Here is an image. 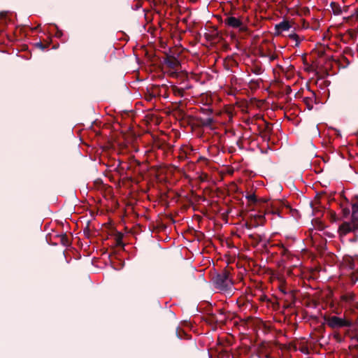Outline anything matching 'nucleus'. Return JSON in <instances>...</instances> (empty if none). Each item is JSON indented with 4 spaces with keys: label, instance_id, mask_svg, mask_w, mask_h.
Masks as SVG:
<instances>
[{
    "label": "nucleus",
    "instance_id": "1",
    "mask_svg": "<svg viewBox=\"0 0 358 358\" xmlns=\"http://www.w3.org/2000/svg\"><path fill=\"white\" fill-rule=\"evenodd\" d=\"M246 199L251 203H266V208L265 209L264 215H255V219L257 221L260 222V224H263L265 220V215L266 214H278L279 215L280 210L279 208L285 206V203L283 201L281 200H275L272 201L270 203L268 199H257V196L254 194H248L246 196Z\"/></svg>",
    "mask_w": 358,
    "mask_h": 358
},
{
    "label": "nucleus",
    "instance_id": "2",
    "mask_svg": "<svg viewBox=\"0 0 358 358\" xmlns=\"http://www.w3.org/2000/svg\"><path fill=\"white\" fill-rule=\"evenodd\" d=\"M230 271L228 268L223 269L220 273L215 275L212 281L214 287L222 291H227L231 289L232 279L230 278Z\"/></svg>",
    "mask_w": 358,
    "mask_h": 358
},
{
    "label": "nucleus",
    "instance_id": "3",
    "mask_svg": "<svg viewBox=\"0 0 358 358\" xmlns=\"http://www.w3.org/2000/svg\"><path fill=\"white\" fill-rule=\"evenodd\" d=\"M357 206L358 203L352 204L351 222H344L339 227L338 229L343 235H346L348 233L355 231L358 229V217L356 215V213L358 212Z\"/></svg>",
    "mask_w": 358,
    "mask_h": 358
},
{
    "label": "nucleus",
    "instance_id": "4",
    "mask_svg": "<svg viewBox=\"0 0 358 358\" xmlns=\"http://www.w3.org/2000/svg\"><path fill=\"white\" fill-rule=\"evenodd\" d=\"M324 319L326 321L327 325L331 329L341 328L344 327H350L352 325L351 321L346 320L337 316H324Z\"/></svg>",
    "mask_w": 358,
    "mask_h": 358
},
{
    "label": "nucleus",
    "instance_id": "5",
    "mask_svg": "<svg viewBox=\"0 0 358 358\" xmlns=\"http://www.w3.org/2000/svg\"><path fill=\"white\" fill-rule=\"evenodd\" d=\"M224 24L232 28H238L239 31L241 32L246 31L248 28L245 26L243 22L234 16H227L224 19Z\"/></svg>",
    "mask_w": 358,
    "mask_h": 358
},
{
    "label": "nucleus",
    "instance_id": "6",
    "mask_svg": "<svg viewBox=\"0 0 358 358\" xmlns=\"http://www.w3.org/2000/svg\"><path fill=\"white\" fill-rule=\"evenodd\" d=\"M164 64H165L169 68L172 69H178V67L180 66V62L178 59L173 56H170L166 55L163 60Z\"/></svg>",
    "mask_w": 358,
    "mask_h": 358
},
{
    "label": "nucleus",
    "instance_id": "7",
    "mask_svg": "<svg viewBox=\"0 0 358 358\" xmlns=\"http://www.w3.org/2000/svg\"><path fill=\"white\" fill-rule=\"evenodd\" d=\"M291 27V25L287 20H283L280 22V23L275 24V29L276 31L275 34L280 35L282 31H287Z\"/></svg>",
    "mask_w": 358,
    "mask_h": 358
},
{
    "label": "nucleus",
    "instance_id": "8",
    "mask_svg": "<svg viewBox=\"0 0 358 358\" xmlns=\"http://www.w3.org/2000/svg\"><path fill=\"white\" fill-rule=\"evenodd\" d=\"M182 101L173 103V111L176 112L179 117H181L183 118L185 116V113L183 108H182Z\"/></svg>",
    "mask_w": 358,
    "mask_h": 358
},
{
    "label": "nucleus",
    "instance_id": "9",
    "mask_svg": "<svg viewBox=\"0 0 358 358\" xmlns=\"http://www.w3.org/2000/svg\"><path fill=\"white\" fill-rule=\"evenodd\" d=\"M164 88L167 90L168 87L166 85H163L162 86L159 85H154L152 86L150 92V99H153L156 96H159L162 92V89Z\"/></svg>",
    "mask_w": 358,
    "mask_h": 358
},
{
    "label": "nucleus",
    "instance_id": "10",
    "mask_svg": "<svg viewBox=\"0 0 358 358\" xmlns=\"http://www.w3.org/2000/svg\"><path fill=\"white\" fill-rule=\"evenodd\" d=\"M355 295L352 292L346 293L345 294H343L341 296V302H344L345 303H350L355 300Z\"/></svg>",
    "mask_w": 358,
    "mask_h": 358
},
{
    "label": "nucleus",
    "instance_id": "11",
    "mask_svg": "<svg viewBox=\"0 0 358 358\" xmlns=\"http://www.w3.org/2000/svg\"><path fill=\"white\" fill-rule=\"evenodd\" d=\"M196 120L199 122V124L202 127H210L213 122V119L212 117H208L206 119H203L201 117L196 118Z\"/></svg>",
    "mask_w": 358,
    "mask_h": 358
},
{
    "label": "nucleus",
    "instance_id": "12",
    "mask_svg": "<svg viewBox=\"0 0 358 358\" xmlns=\"http://www.w3.org/2000/svg\"><path fill=\"white\" fill-rule=\"evenodd\" d=\"M330 7L332 9V11L334 15L341 14L342 10H341L340 5L338 3L334 2V1L331 2L330 3Z\"/></svg>",
    "mask_w": 358,
    "mask_h": 358
},
{
    "label": "nucleus",
    "instance_id": "13",
    "mask_svg": "<svg viewBox=\"0 0 358 358\" xmlns=\"http://www.w3.org/2000/svg\"><path fill=\"white\" fill-rule=\"evenodd\" d=\"M171 90L175 96L182 97L185 94V90L182 88H179L177 86L173 85Z\"/></svg>",
    "mask_w": 358,
    "mask_h": 358
},
{
    "label": "nucleus",
    "instance_id": "14",
    "mask_svg": "<svg viewBox=\"0 0 358 358\" xmlns=\"http://www.w3.org/2000/svg\"><path fill=\"white\" fill-rule=\"evenodd\" d=\"M249 238L255 242L256 245L259 244L262 241V236L257 234H250Z\"/></svg>",
    "mask_w": 358,
    "mask_h": 358
},
{
    "label": "nucleus",
    "instance_id": "15",
    "mask_svg": "<svg viewBox=\"0 0 358 358\" xmlns=\"http://www.w3.org/2000/svg\"><path fill=\"white\" fill-rule=\"evenodd\" d=\"M280 291L284 294L288 295L289 299H290V300L293 301V302H294L295 296L292 290L288 291V290H287V289L285 287H280Z\"/></svg>",
    "mask_w": 358,
    "mask_h": 358
},
{
    "label": "nucleus",
    "instance_id": "16",
    "mask_svg": "<svg viewBox=\"0 0 358 358\" xmlns=\"http://www.w3.org/2000/svg\"><path fill=\"white\" fill-rule=\"evenodd\" d=\"M60 242L64 246H69L71 243L68 236L65 234L60 236Z\"/></svg>",
    "mask_w": 358,
    "mask_h": 358
},
{
    "label": "nucleus",
    "instance_id": "17",
    "mask_svg": "<svg viewBox=\"0 0 358 358\" xmlns=\"http://www.w3.org/2000/svg\"><path fill=\"white\" fill-rule=\"evenodd\" d=\"M176 335L180 339L187 338L188 335L180 327L176 329Z\"/></svg>",
    "mask_w": 358,
    "mask_h": 358
},
{
    "label": "nucleus",
    "instance_id": "18",
    "mask_svg": "<svg viewBox=\"0 0 358 358\" xmlns=\"http://www.w3.org/2000/svg\"><path fill=\"white\" fill-rule=\"evenodd\" d=\"M122 237H123V235L121 233H118L116 235L115 241H116V245L117 246H123Z\"/></svg>",
    "mask_w": 358,
    "mask_h": 358
},
{
    "label": "nucleus",
    "instance_id": "19",
    "mask_svg": "<svg viewBox=\"0 0 358 358\" xmlns=\"http://www.w3.org/2000/svg\"><path fill=\"white\" fill-rule=\"evenodd\" d=\"M35 47L41 49V50H45V49L48 48V47L49 46V43L48 44H43L42 42H37L34 44Z\"/></svg>",
    "mask_w": 358,
    "mask_h": 358
},
{
    "label": "nucleus",
    "instance_id": "20",
    "mask_svg": "<svg viewBox=\"0 0 358 358\" xmlns=\"http://www.w3.org/2000/svg\"><path fill=\"white\" fill-rule=\"evenodd\" d=\"M252 72L256 75H260L262 73L263 69L261 66L257 65L252 69Z\"/></svg>",
    "mask_w": 358,
    "mask_h": 358
},
{
    "label": "nucleus",
    "instance_id": "21",
    "mask_svg": "<svg viewBox=\"0 0 358 358\" xmlns=\"http://www.w3.org/2000/svg\"><path fill=\"white\" fill-rule=\"evenodd\" d=\"M220 212L221 213V215H222V218L226 221H227V218H228V215L229 213H230V210L227 209L224 211H222V209H220Z\"/></svg>",
    "mask_w": 358,
    "mask_h": 358
},
{
    "label": "nucleus",
    "instance_id": "22",
    "mask_svg": "<svg viewBox=\"0 0 358 358\" xmlns=\"http://www.w3.org/2000/svg\"><path fill=\"white\" fill-rule=\"evenodd\" d=\"M289 37L291 39H293L296 41V46H298L299 45L300 41H299V36L296 34H290Z\"/></svg>",
    "mask_w": 358,
    "mask_h": 358
},
{
    "label": "nucleus",
    "instance_id": "23",
    "mask_svg": "<svg viewBox=\"0 0 358 358\" xmlns=\"http://www.w3.org/2000/svg\"><path fill=\"white\" fill-rule=\"evenodd\" d=\"M304 102L306 104L309 110H311L313 108V105L311 104L312 103V98L310 97H306L304 99Z\"/></svg>",
    "mask_w": 358,
    "mask_h": 358
},
{
    "label": "nucleus",
    "instance_id": "24",
    "mask_svg": "<svg viewBox=\"0 0 358 358\" xmlns=\"http://www.w3.org/2000/svg\"><path fill=\"white\" fill-rule=\"evenodd\" d=\"M262 133L271 134L272 133V127L268 122L266 123V127L264 131Z\"/></svg>",
    "mask_w": 358,
    "mask_h": 358
},
{
    "label": "nucleus",
    "instance_id": "25",
    "mask_svg": "<svg viewBox=\"0 0 358 358\" xmlns=\"http://www.w3.org/2000/svg\"><path fill=\"white\" fill-rule=\"evenodd\" d=\"M201 110H202L203 113L208 115H210L213 112V109H211V108H202Z\"/></svg>",
    "mask_w": 358,
    "mask_h": 358
},
{
    "label": "nucleus",
    "instance_id": "26",
    "mask_svg": "<svg viewBox=\"0 0 358 358\" xmlns=\"http://www.w3.org/2000/svg\"><path fill=\"white\" fill-rule=\"evenodd\" d=\"M270 135L271 134L262 133V137L264 141H270Z\"/></svg>",
    "mask_w": 358,
    "mask_h": 358
},
{
    "label": "nucleus",
    "instance_id": "27",
    "mask_svg": "<svg viewBox=\"0 0 358 358\" xmlns=\"http://www.w3.org/2000/svg\"><path fill=\"white\" fill-rule=\"evenodd\" d=\"M56 28H57V32L55 34V36L57 37V38H60L62 35H63V33L61 30H59L57 27L55 25Z\"/></svg>",
    "mask_w": 358,
    "mask_h": 358
},
{
    "label": "nucleus",
    "instance_id": "28",
    "mask_svg": "<svg viewBox=\"0 0 358 358\" xmlns=\"http://www.w3.org/2000/svg\"><path fill=\"white\" fill-rule=\"evenodd\" d=\"M277 58H278V56L275 54H273L269 56V60L271 62L275 60Z\"/></svg>",
    "mask_w": 358,
    "mask_h": 358
},
{
    "label": "nucleus",
    "instance_id": "29",
    "mask_svg": "<svg viewBox=\"0 0 358 358\" xmlns=\"http://www.w3.org/2000/svg\"><path fill=\"white\" fill-rule=\"evenodd\" d=\"M343 213L344 216H348L350 214V210L348 208H344Z\"/></svg>",
    "mask_w": 358,
    "mask_h": 358
},
{
    "label": "nucleus",
    "instance_id": "30",
    "mask_svg": "<svg viewBox=\"0 0 358 358\" xmlns=\"http://www.w3.org/2000/svg\"><path fill=\"white\" fill-rule=\"evenodd\" d=\"M281 248H282V255H286L288 252V250L282 245Z\"/></svg>",
    "mask_w": 358,
    "mask_h": 358
},
{
    "label": "nucleus",
    "instance_id": "31",
    "mask_svg": "<svg viewBox=\"0 0 358 358\" xmlns=\"http://www.w3.org/2000/svg\"><path fill=\"white\" fill-rule=\"evenodd\" d=\"M146 99L148 101H151L152 99H150V92H149V94L147 95Z\"/></svg>",
    "mask_w": 358,
    "mask_h": 358
},
{
    "label": "nucleus",
    "instance_id": "32",
    "mask_svg": "<svg viewBox=\"0 0 358 358\" xmlns=\"http://www.w3.org/2000/svg\"><path fill=\"white\" fill-rule=\"evenodd\" d=\"M287 92L289 93L291 92V87L289 86H287Z\"/></svg>",
    "mask_w": 358,
    "mask_h": 358
},
{
    "label": "nucleus",
    "instance_id": "33",
    "mask_svg": "<svg viewBox=\"0 0 358 358\" xmlns=\"http://www.w3.org/2000/svg\"><path fill=\"white\" fill-rule=\"evenodd\" d=\"M245 227H246L248 229H250V228H251L250 224H249L248 223H246V224H245Z\"/></svg>",
    "mask_w": 358,
    "mask_h": 358
},
{
    "label": "nucleus",
    "instance_id": "34",
    "mask_svg": "<svg viewBox=\"0 0 358 358\" xmlns=\"http://www.w3.org/2000/svg\"><path fill=\"white\" fill-rule=\"evenodd\" d=\"M356 15H357V18L358 19V8L356 10Z\"/></svg>",
    "mask_w": 358,
    "mask_h": 358
},
{
    "label": "nucleus",
    "instance_id": "35",
    "mask_svg": "<svg viewBox=\"0 0 358 358\" xmlns=\"http://www.w3.org/2000/svg\"><path fill=\"white\" fill-rule=\"evenodd\" d=\"M164 97H166V98L167 97L166 94H164Z\"/></svg>",
    "mask_w": 358,
    "mask_h": 358
},
{
    "label": "nucleus",
    "instance_id": "36",
    "mask_svg": "<svg viewBox=\"0 0 358 358\" xmlns=\"http://www.w3.org/2000/svg\"><path fill=\"white\" fill-rule=\"evenodd\" d=\"M357 210H358V206H357Z\"/></svg>",
    "mask_w": 358,
    "mask_h": 358
},
{
    "label": "nucleus",
    "instance_id": "37",
    "mask_svg": "<svg viewBox=\"0 0 358 358\" xmlns=\"http://www.w3.org/2000/svg\"><path fill=\"white\" fill-rule=\"evenodd\" d=\"M357 341H358V337H357Z\"/></svg>",
    "mask_w": 358,
    "mask_h": 358
},
{
    "label": "nucleus",
    "instance_id": "38",
    "mask_svg": "<svg viewBox=\"0 0 358 358\" xmlns=\"http://www.w3.org/2000/svg\"><path fill=\"white\" fill-rule=\"evenodd\" d=\"M354 358H357V357H354Z\"/></svg>",
    "mask_w": 358,
    "mask_h": 358
}]
</instances>
